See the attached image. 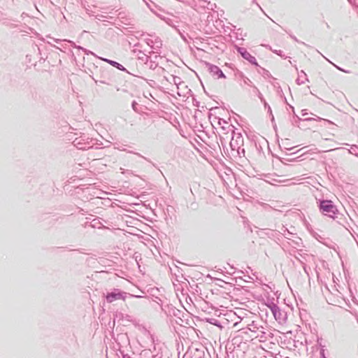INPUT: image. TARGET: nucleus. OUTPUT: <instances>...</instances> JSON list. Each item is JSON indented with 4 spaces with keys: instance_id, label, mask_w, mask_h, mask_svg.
<instances>
[{
    "instance_id": "obj_1",
    "label": "nucleus",
    "mask_w": 358,
    "mask_h": 358,
    "mask_svg": "<svg viewBox=\"0 0 358 358\" xmlns=\"http://www.w3.org/2000/svg\"><path fill=\"white\" fill-rule=\"evenodd\" d=\"M320 209L324 214L328 215L330 217H333L336 211V207L330 201H322L320 203Z\"/></svg>"
},
{
    "instance_id": "obj_2",
    "label": "nucleus",
    "mask_w": 358,
    "mask_h": 358,
    "mask_svg": "<svg viewBox=\"0 0 358 358\" xmlns=\"http://www.w3.org/2000/svg\"><path fill=\"white\" fill-rule=\"evenodd\" d=\"M124 299L121 293H110L106 296V300L108 303H112L115 300Z\"/></svg>"
},
{
    "instance_id": "obj_3",
    "label": "nucleus",
    "mask_w": 358,
    "mask_h": 358,
    "mask_svg": "<svg viewBox=\"0 0 358 358\" xmlns=\"http://www.w3.org/2000/svg\"><path fill=\"white\" fill-rule=\"evenodd\" d=\"M107 62H108L109 64H110L112 66H116L117 68H119L117 66L119 65L118 63H117L116 62H113V61H110V60H106Z\"/></svg>"
},
{
    "instance_id": "obj_4",
    "label": "nucleus",
    "mask_w": 358,
    "mask_h": 358,
    "mask_svg": "<svg viewBox=\"0 0 358 358\" xmlns=\"http://www.w3.org/2000/svg\"><path fill=\"white\" fill-rule=\"evenodd\" d=\"M123 358H131V357H129V356H124V357H123Z\"/></svg>"
},
{
    "instance_id": "obj_5",
    "label": "nucleus",
    "mask_w": 358,
    "mask_h": 358,
    "mask_svg": "<svg viewBox=\"0 0 358 358\" xmlns=\"http://www.w3.org/2000/svg\"><path fill=\"white\" fill-rule=\"evenodd\" d=\"M332 150L331 149H329V150H327L326 151H331Z\"/></svg>"
}]
</instances>
